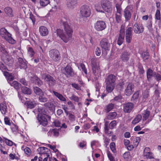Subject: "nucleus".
<instances>
[{"label": "nucleus", "mask_w": 161, "mask_h": 161, "mask_svg": "<svg viewBox=\"0 0 161 161\" xmlns=\"http://www.w3.org/2000/svg\"><path fill=\"white\" fill-rule=\"evenodd\" d=\"M28 51L29 56L31 58L33 57L35 54L33 48L31 47H29L28 48Z\"/></svg>", "instance_id": "3c124183"}, {"label": "nucleus", "mask_w": 161, "mask_h": 161, "mask_svg": "<svg viewBox=\"0 0 161 161\" xmlns=\"http://www.w3.org/2000/svg\"><path fill=\"white\" fill-rule=\"evenodd\" d=\"M18 64L20 68L23 69H25L27 67L26 63L24 61L22 58H19L18 59Z\"/></svg>", "instance_id": "a878e982"}, {"label": "nucleus", "mask_w": 161, "mask_h": 161, "mask_svg": "<svg viewBox=\"0 0 161 161\" xmlns=\"http://www.w3.org/2000/svg\"><path fill=\"white\" fill-rule=\"evenodd\" d=\"M39 99L40 102H45L47 101V98L44 97L43 95L40 96L39 97Z\"/></svg>", "instance_id": "338daca9"}, {"label": "nucleus", "mask_w": 161, "mask_h": 161, "mask_svg": "<svg viewBox=\"0 0 161 161\" xmlns=\"http://www.w3.org/2000/svg\"><path fill=\"white\" fill-rule=\"evenodd\" d=\"M38 111L39 114L37 116H41V115H47L46 112L45 111L44 108L42 107H39L38 108Z\"/></svg>", "instance_id": "a19ab883"}, {"label": "nucleus", "mask_w": 161, "mask_h": 161, "mask_svg": "<svg viewBox=\"0 0 161 161\" xmlns=\"http://www.w3.org/2000/svg\"><path fill=\"white\" fill-rule=\"evenodd\" d=\"M50 3V0H40V5L43 7L46 6Z\"/></svg>", "instance_id": "c03bdc74"}, {"label": "nucleus", "mask_w": 161, "mask_h": 161, "mask_svg": "<svg viewBox=\"0 0 161 161\" xmlns=\"http://www.w3.org/2000/svg\"><path fill=\"white\" fill-rule=\"evenodd\" d=\"M106 90L108 93H111L114 90L115 85L111 84L105 83Z\"/></svg>", "instance_id": "c85d7f7f"}, {"label": "nucleus", "mask_w": 161, "mask_h": 161, "mask_svg": "<svg viewBox=\"0 0 161 161\" xmlns=\"http://www.w3.org/2000/svg\"><path fill=\"white\" fill-rule=\"evenodd\" d=\"M139 53L141 55V57L142 58L143 61H145L149 59L150 54L147 50L145 51H141Z\"/></svg>", "instance_id": "393cba45"}, {"label": "nucleus", "mask_w": 161, "mask_h": 161, "mask_svg": "<svg viewBox=\"0 0 161 161\" xmlns=\"http://www.w3.org/2000/svg\"><path fill=\"white\" fill-rule=\"evenodd\" d=\"M49 55L50 58L54 62L59 61L61 59V57L59 51L55 49L51 50L49 51Z\"/></svg>", "instance_id": "20e7f679"}, {"label": "nucleus", "mask_w": 161, "mask_h": 161, "mask_svg": "<svg viewBox=\"0 0 161 161\" xmlns=\"http://www.w3.org/2000/svg\"><path fill=\"white\" fill-rule=\"evenodd\" d=\"M123 82H120L117 85V88L118 90L121 91L124 88Z\"/></svg>", "instance_id": "bf43d9fd"}, {"label": "nucleus", "mask_w": 161, "mask_h": 161, "mask_svg": "<svg viewBox=\"0 0 161 161\" xmlns=\"http://www.w3.org/2000/svg\"><path fill=\"white\" fill-rule=\"evenodd\" d=\"M139 91H137L135 92L133 94L131 98V101H134L137 99L139 97Z\"/></svg>", "instance_id": "79ce46f5"}, {"label": "nucleus", "mask_w": 161, "mask_h": 161, "mask_svg": "<svg viewBox=\"0 0 161 161\" xmlns=\"http://www.w3.org/2000/svg\"><path fill=\"white\" fill-rule=\"evenodd\" d=\"M69 98L70 100L78 103L79 105L80 104V103L79 102L80 98L75 95L72 94L71 97H69Z\"/></svg>", "instance_id": "72a5a7b5"}, {"label": "nucleus", "mask_w": 161, "mask_h": 161, "mask_svg": "<svg viewBox=\"0 0 161 161\" xmlns=\"http://www.w3.org/2000/svg\"><path fill=\"white\" fill-rule=\"evenodd\" d=\"M136 67L137 68V71L139 75H143L145 73V70L143 65L140 63H139L137 64Z\"/></svg>", "instance_id": "7c9ffc66"}, {"label": "nucleus", "mask_w": 161, "mask_h": 161, "mask_svg": "<svg viewBox=\"0 0 161 161\" xmlns=\"http://www.w3.org/2000/svg\"><path fill=\"white\" fill-rule=\"evenodd\" d=\"M4 142L6 144L9 146H12L13 144H15L12 141L8 139L7 138L3 137Z\"/></svg>", "instance_id": "49530a36"}, {"label": "nucleus", "mask_w": 161, "mask_h": 161, "mask_svg": "<svg viewBox=\"0 0 161 161\" xmlns=\"http://www.w3.org/2000/svg\"><path fill=\"white\" fill-rule=\"evenodd\" d=\"M150 114V112L148 109L145 110L144 113L143 114V120L146 121L149 117Z\"/></svg>", "instance_id": "e433bc0d"}, {"label": "nucleus", "mask_w": 161, "mask_h": 161, "mask_svg": "<svg viewBox=\"0 0 161 161\" xmlns=\"http://www.w3.org/2000/svg\"><path fill=\"white\" fill-rule=\"evenodd\" d=\"M144 30V26L142 24L140 23H136L133 26V30L134 32L137 34L142 33Z\"/></svg>", "instance_id": "1a4fd4ad"}, {"label": "nucleus", "mask_w": 161, "mask_h": 161, "mask_svg": "<svg viewBox=\"0 0 161 161\" xmlns=\"http://www.w3.org/2000/svg\"><path fill=\"white\" fill-rule=\"evenodd\" d=\"M6 97L4 95L1 96L0 99V110L2 114L5 115L7 112V105L5 101Z\"/></svg>", "instance_id": "423d86ee"}, {"label": "nucleus", "mask_w": 161, "mask_h": 161, "mask_svg": "<svg viewBox=\"0 0 161 161\" xmlns=\"http://www.w3.org/2000/svg\"><path fill=\"white\" fill-rule=\"evenodd\" d=\"M141 141V138L139 137H136L133 141V144L135 147H136Z\"/></svg>", "instance_id": "8fccbe9b"}, {"label": "nucleus", "mask_w": 161, "mask_h": 161, "mask_svg": "<svg viewBox=\"0 0 161 161\" xmlns=\"http://www.w3.org/2000/svg\"><path fill=\"white\" fill-rule=\"evenodd\" d=\"M39 32L40 35L42 36H45L48 34L47 28L44 26H41L39 28Z\"/></svg>", "instance_id": "b1692460"}, {"label": "nucleus", "mask_w": 161, "mask_h": 161, "mask_svg": "<svg viewBox=\"0 0 161 161\" xmlns=\"http://www.w3.org/2000/svg\"><path fill=\"white\" fill-rule=\"evenodd\" d=\"M143 156L147 159L154 158L153 153L151 152L150 148L148 147H146L144 148L143 151Z\"/></svg>", "instance_id": "2eb2a0df"}, {"label": "nucleus", "mask_w": 161, "mask_h": 161, "mask_svg": "<svg viewBox=\"0 0 161 161\" xmlns=\"http://www.w3.org/2000/svg\"><path fill=\"white\" fill-rule=\"evenodd\" d=\"M0 35L2 38L9 43L14 44L16 43V41L12 37V34L5 28L3 27L0 29Z\"/></svg>", "instance_id": "f03ea898"}, {"label": "nucleus", "mask_w": 161, "mask_h": 161, "mask_svg": "<svg viewBox=\"0 0 161 161\" xmlns=\"http://www.w3.org/2000/svg\"><path fill=\"white\" fill-rule=\"evenodd\" d=\"M132 38V36L125 35V40L127 43H130Z\"/></svg>", "instance_id": "0e129e2a"}, {"label": "nucleus", "mask_w": 161, "mask_h": 161, "mask_svg": "<svg viewBox=\"0 0 161 161\" xmlns=\"http://www.w3.org/2000/svg\"><path fill=\"white\" fill-rule=\"evenodd\" d=\"M110 147L112 152L114 153H115L117 152L116 148V145L115 143L112 142L110 143Z\"/></svg>", "instance_id": "a18cd8bd"}, {"label": "nucleus", "mask_w": 161, "mask_h": 161, "mask_svg": "<svg viewBox=\"0 0 161 161\" xmlns=\"http://www.w3.org/2000/svg\"><path fill=\"white\" fill-rule=\"evenodd\" d=\"M80 13L82 17L87 18L90 16L91 10L88 6L84 5L80 8Z\"/></svg>", "instance_id": "39448f33"}, {"label": "nucleus", "mask_w": 161, "mask_h": 161, "mask_svg": "<svg viewBox=\"0 0 161 161\" xmlns=\"http://www.w3.org/2000/svg\"><path fill=\"white\" fill-rule=\"evenodd\" d=\"M99 45L105 52L104 56L106 55L107 52L110 50L111 46L110 43L108 39L106 38H102L100 42Z\"/></svg>", "instance_id": "7ed1b4c3"}, {"label": "nucleus", "mask_w": 161, "mask_h": 161, "mask_svg": "<svg viewBox=\"0 0 161 161\" xmlns=\"http://www.w3.org/2000/svg\"><path fill=\"white\" fill-rule=\"evenodd\" d=\"M155 72L150 68H148L146 71V75L147 80L150 82L152 80V78L155 77Z\"/></svg>", "instance_id": "4be33fe9"}, {"label": "nucleus", "mask_w": 161, "mask_h": 161, "mask_svg": "<svg viewBox=\"0 0 161 161\" xmlns=\"http://www.w3.org/2000/svg\"><path fill=\"white\" fill-rule=\"evenodd\" d=\"M134 90V85L131 83H129L125 90V94L127 96L131 95Z\"/></svg>", "instance_id": "dca6fc26"}, {"label": "nucleus", "mask_w": 161, "mask_h": 161, "mask_svg": "<svg viewBox=\"0 0 161 161\" xmlns=\"http://www.w3.org/2000/svg\"><path fill=\"white\" fill-rule=\"evenodd\" d=\"M80 66L82 69V71L84 72L85 74L86 75H87V71L85 65L83 63H81L80 64Z\"/></svg>", "instance_id": "13d9d810"}, {"label": "nucleus", "mask_w": 161, "mask_h": 161, "mask_svg": "<svg viewBox=\"0 0 161 161\" xmlns=\"http://www.w3.org/2000/svg\"><path fill=\"white\" fill-rule=\"evenodd\" d=\"M107 153L108 158L110 161H115L114 157L109 151H107Z\"/></svg>", "instance_id": "6e6d98bb"}, {"label": "nucleus", "mask_w": 161, "mask_h": 161, "mask_svg": "<svg viewBox=\"0 0 161 161\" xmlns=\"http://www.w3.org/2000/svg\"><path fill=\"white\" fill-rule=\"evenodd\" d=\"M132 27H128L126 30L125 35L132 36Z\"/></svg>", "instance_id": "5fc2aeb1"}, {"label": "nucleus", "mask_w": 161, "mask_h": 161, "mask_svg": "<svg viewBox=\"0 0 161 161\" xmlns=\"http://www.w3.org/2000/svg\"><path fill=\"white\" fill-rule=\"evenodd\" d=\"M54 95L56 96L60 100L63 102H65L66 100V98L62 95L54 91H53Z\"/></svg>", "instance_id": "c756f323"}, {"label": "nucleus", "mask_w": 161, "mask_h": 161, "mask_svg": "<svg viewBox=\"0 0 161 161\" xmlns=\"http://www.w3.org/2000/svg\"><path fill=\"white\" fill-rule=\"evenodd\" d=\"M4 123L5 125H10L11 123L10 119L8 117L6 116L4 118Z\"/></svg>", "instance_id": "e2e57ef3"}, {"label": "nucleus", "mask_w": 161, "mask_h": 161, "mask_svg": "<svg viewBox=\"0 0 161 161\" xmlns=\"http://www.w3.org/2000/svg\"><path fill=\"white\" fill-rule=\"evenodd\" d=\"M21 91L22 92L25 94L30 95L31 93V90L25 86L21 87Z\"/></svg>", "instance_id": "f704fd0d"}, {"label": "nucleus", "mask_w": 161, "mask_h": 161, "mask_svg": "<svg viewBox=\"0 0 161 161\" xmlns=\"http://www.w3.org/2000/svg\"><path fill=\"white\" fill-rule=\"evenodd\" d=\"M125 31L121 29L119 31L118 39L117 41V44L119 46L121 45L123 43L125 38Z\"/></svg>", "instance_id": "412c9836"}, {"label": "nucleus", "mask_w": 161, "mask_h": 161, "mask_svg": "<svg viewBox=\"0 0 161 161\" xmlns=\"http://www.w3.org/2000/svg\"><path fill=\"white\" fill-rule=\"evenodd\" d=\"M37 119L40 125L45 126L48 124L47 119H50L51 117L48 115H41L37 116Z\"/></svg>", "instance_id": "9b49d317"}, {"label": "nucleus", "mask_w": 161, "mask_h": 161, "mask_svg": "<svg viewBox=\"0 0 161 161\" xmlns=\"http://www.w3.org/2000/svg\"><path fill=\"white\" fill-rule=\"evenodd\" d=\"M4 12L7 16L12 17L14 15L13 13V10L10 7H7L4 9Z\"/></svg>", "instance_id": "cd10ccee"}, {"label": "nucleus", "mask_w": 161, "mask_h": 161, "mask_svg": "<svg viewBox=\"0 0 161 161\" xmlns=\"http://www.w3.org/2000/svg\"><path fill=\"white\" fill-rule=\"evenodd\" d=\"M51 132L56 136H58L59 134L58 130L57 129H53L51 131Z\"/></svg>", "instance_id": "680f3d73"}, {"label": "nucleus", "mask_w": 161, "mask_h": 161, "mask_svg": "<svg viewBox=\"0 0 161 161\" xmlns=\"http://www.w3.org/2000/svg\"><path fill=\"white\" fill-rule=\"evenodd\" d=\"M117 125V123L116 120L112 121L109 125V127L111 129H114Z\"/></svg>", "instance_id": "864d4df0"}, {"label": "nucleus", "mask_w": 161, "mask_h": 161, "mask_svg": "<svg viewBox=\"0 0 161 161\" xmlns=\"http://www.w3.org/2000/svg\"><path fill=\"white\" fill-rule=\"evenodd\" d=\"M1 59L6 65L10 66H12L13 63V60L8 54L5 55H2Z\"/></svg>", "instance_id": "4468645a"}, {"label": "nucleus", "mask_w": 161, "mask_h": 161, "mask_svg": "<svg viewBox=\"0 0 161 161\" xmlns=\"http://www.w3.org/2000/svg\"><path fill=\"white\" fill-rule=\"evenodd\" d=\"M11 86H13L15 89L18 90L20 87L21 84L16 81H14L10 84Z\"/></svg>", "instance_id": "58836bf2"}, {"label": "nucleus", "mask_w": 161, "mask_h": 161, "mask_svg": "<svg viewBox=\"0 0 161 161\" xmlns=\"http://www.w3.org/2000/svg\"><path fill=\"white\" fill-rule=\"evenodd\" d=\"M116 80V76L113 74H110L105 79V83L115 85Z\"/></svg>", "instance_id": "aec40b11"}, {"label": "nucleus", "mask_w": 161, "mask_h": 161, "mask_svg": "<svg viewBox=\"0 0 161 161\" xmlns=\"http://www.w3.org/2000/svg\"><path fill=\"white\" fill-rule=\"evenodd\" d=\"M121 14H115V19L117 23L121 22L122 21Z\"/></svg>", "instance_id": "603ef678"}, {"label": "nucleus", "mask_w": 161, "mask_h": 161, "mask_svg": "<svg viewBox=\"0 0 161 161\" xmlns=\"http://www.w3.org/2000/svg\"><path fill=\"white\" fill-rule=\"evenodd\" d=\"M34 92L37 95L40 96L43 95V93L42 90L38 87H35L34 88Z\"/></svg>", "instance_id": "4c0bfd02"}, {"label": "nucleus", "mask_w": 161, "mask_h": 161, "mask_svg": "<svg viewBox=\"0 0 161 161\" xmlns=\"http://www.w3.org/2000/svg\"><path fill=\"white\" fill-rule=\"evenodd\" d=\"M155 80L157 81H159L161 80V75L158 73L155 72Z\"/></svg>", "instance_id": "69168bd1"}, {"label": "nucleus", "mask_w": 161, "mask_h": 161, "mask_svg": "<svg viewBox=\"0 0 161 161\" xmlns=\"http://www.w3.org/2000/svg\"><path fill=\"white\" fill-rule=\"evenodd\" d=\"M44 79L49 87L54 86L56 84V80L52 76L49 74L46 75Z\"/></svg>", "instance_id": "f8f14e48"}, {"label": "nucleus", "mask_w": 161, "mask_h": 161, "mask_svg": "<svg viewBox=\"0 0 161 161\" xmlns=\"http://www.w3.org/2000/svg\"><path fill=\"white\" fill-rule=\"evenodd\" d=\"M133 12V8L131 5L128 6L124 10V16L125 20L129 21L131 18L132 14Z\"/></svg>", "instance_id": "6e6552de"}, {"label": "nucleus", "mask_w": 161, "mask_h": 161, "mask_svg": "<svg viewBox=\"0 0 161 161\" xmlns=\"http://www.w3.org/2000/svg\"><path fill=\"white\" fill-rule=\"evenodd\" d=\"M142 119V116L141 115H138L132 120V123L133 125H135L139 123Z\"/></svg>", "instance_id": "ea45409f"}, {"label": "nucleus", "mask_w": 161, "mask_h": 161, "mask_svg": "<svg viewBox=\"0 0 161 161\" xmlns=\"http://www.w3.org/2000/svg\"><path fill=\"white\" fill-rule=\"evenodd\" d=\"M160 11L159 9L156 10L155 14V19L156 20H158L161 21V17Z\"/></svg>", "instance_id": "de8ad7c7"}, {"label": "nucleus", "mask_w": 161, "mask_h": 161, "mask_svg": "<svg viewBox=\"0 0 161 161\" xmlns=\"http://www.w3.org/2000/svg\"><path fill=\"white\" fill-rule=\"evenodd\" d=\"M130 53L127 51L123 52L120 56V58L123 62L127 61L130 58Z\"/></svg>", "instance_id": "5701e85b"}, {"label": "nucleus", "mask_w": 161, "mask_h": 161, "mask_svg": "<svg viewBox=\"0 0 161 161\" xmlns=\"http://www.w3.org/2000/svg\"><path fill=\"white\" fill-rule=\"evenodd\" d=\"M24 106L27 109H32L36 105V102L33 99H29L26 101L24 104Z\"/></svg>", "instance_id": "f3484780"}, {"label": "nucleus", "mask_w": 161, "mask_h": 161, "mask_svg": "<svg viewBox=\"0 0 161 161\" xmlns=\"http://www.w3.org/2000/svg\"><path fill=\"white\" fill-rule=\"evenodd\" d=\"M117 115L116 112H110L107 116V119L109 120H112L115 118Z\"/></svg>", "instance_id": "473e14b6"}, {"label": "nucleus", "mask_w": 161, "mask_h": 161, "mask_svg": "<svg viewBox=\"0 0 161 161\" xmlns=\"http://www.w3.org/2000/svg\"><path fill=\"white\" fill-rule=\"evenodd\" d=\"M33 82L38 85H41L42 83L41 80L37 76H35L31 78Z\"/></svg>", "instance_id": "2f4dec72"}, {"label": "nucleus", "mask_w": 161, "mask_h": 161, "mask_svg": "<svg viewBox=\"0 0 161 161\" xmlns=\"http://www.w3.org/2000/svg\"><path fill=\"white\" fill-rule=\"evenodd\" d=\"M61 22L64 26L65 33L64 32L63 30L57 29L56 30L57 36H59L64 42L66 43L72 38L73 30L68 24L67 18L65 17H62Z\"/></svg>", "instance_id": "f257e3e1"}, {"label": "nucleus", "mask_w": 161, "mask_h": 161, "mask_svg": "<svg viewBox=\"0 0 161 161\" xmlns=\"http://www.w3.org/2000/svg\"><path fill=\"white\" fill-rule=\"evenodd\" d=\"M147 27L150 32L152 33H153L154 31L153 29V28L152 23L151 21L147 24Z\"/></svg>", "instance_id": "4d7b16f0"}, {"label": "nucleus", "mask_w": 161, "mask_h": 161, "mask_svg": "<svg viewBox=\"0 0 161 161\" xmlns=\"http://www.w3.org/2000/svg\"><path fill=\"white\" fill-rule=\"evenodd\" d=\"M77 1L76 0H67V5L68 7L73 9L76 6Z\"/></svg>", "instance_id": "bb28decb"}, {"label": "nucleus", "mask_w": 161, "mask_h": 161, "mask_svg": "<svg viewBox=\"0 0 161 161\" xmlns=\"http://www.w3.org/2000/svg\"><path fill=\"white\" fill-rule=\"evenodd\" d=\"M92 69L93 73L94 75L97 77H98L101 74V70L98 65L97 64H92Z\"/></svg>", "instance_id": "6ab92c4d"}, {"label": "nucleus", "mask_w": 161, "mask_h": 161, "mask_svg": "<svg viewBox=\"0 0 161 161\" xmlns=\"http://www.w3.org/2000/svg\"><path fill=\"white\" fill-rule=\"evenodd\" d=\"M108 121H106L105 123L104 124V131L105 134L108 133V130H109V127H108Z\"/></svg>", "instance_id": "052dcab7"}, {"label": "nucleus", "mask_w": 161, "mask_h": 161, "mask_svg": "<svg viewBox=\"0 0 161 161\" xmlns=\"http://www.w3.org/2000/svg\"><path fill=\"white\" fill-rule=\"evenodd\" d=\"M95 53L96 55L97 56H99L101 53V50L99 47H97L95 50Z\"/></svg>", "instance_id": "774afa93"}, {"label": "nucleus", "mask_w": 161, "mask_h": 161, "mask_svg": "<svg viewBox=\"0 0 161 161\" xmlns=\"http://www.w3.org/2000/svg\"><path fill=\"white\" fill-rule=\"evenodd\" d=\"M0 51L3 53L2 55H6L8 54L6 49L4 45H0Z\"/></svg>", "instance_id": "09e8293b"}, {"label": "nucleus", "mask_w": 161, "mask_h": 161, "mask_svg": "<svg viewBox=\"0 0 161 161\" xmlns=\"http://www.w3.org/2000/svg\"><path fill=\"white\" fill-rule=\"evenodd\" d=\"M63 73L67 77H73L75 74L73 68L69 64H67L64 67V71H63Z\"/></svg>", "instance_id": "9d476101"}, {"label": "nucleus", "mask_w": 161, "mask_h": 161, "mask_svg": "<svg viewBox=\"0 0 161 161\" xmlns=\"http://www.w3.org/2000/svg\"><path fill=\"white\" fill-rule=\"evenodd\" d=\"M114 104L112 103H110L106 105L105 107V111L107 113L109 112L113 109L114 107Z\"/></svg>", "instance_id": "c9c22d12"}, {"label": "nucleus", "mask_w": 161, "mask_h": 161, "mask_svg": "<svg viewBox=\"0 0 161 161\" xmlns=\"http://www.w3.org/2000/svg\"><path fill=\"white\" fill-rule=\"evenodd\" d=\"M101 6L103 10L107 12L111 13L112 11V3L108 0H103Z\"/></svg>", "instance_id": "0eeeda50"}, {"label": "nucleus", "mask_w": 161, "mask_h": 161, "mask_svg": "<svg viewBox=\"0 0 161 161\" xmlns=\"http://www.w3.org/2000/svg\"><path fill=\"white\" fill-rule=\"evenodd\" d=\"M106 27L105 22L103 20H98L94 25V28L97 31H101Z\"/></svg>", "instance_id": "ddd939ff"}, {"label": "nucleus", "mask_w": 161, "mask_h": 161, "mask_svg": "<svg viewBox=\"0 0 161 161\" xmlns=\"http://www.w3.org/2000/svg\"><path fill=\"white\" fill-rule=\"evenodd\" d=\"M123 157L126 160L130 159L131 157L130 153L129 151L126 152L123 154Z\"/></svg>", "instance_id": "37998d69"}, {"label": "nucleus", "mask_w": 161, "mask_h": 161, "mask_svg": "<svg viewBox=\"0 0 161 161\" xmlns=\"http://www.w3.org/2000/svg\"><path fill=\"white\" fill-rule=\"evenodd\" d=\"M133 103L128 102L123 104V111L125 113H130L134 108Z\"/></svg>", "instance_id": "a211bd4d"}]
</instances>
